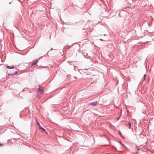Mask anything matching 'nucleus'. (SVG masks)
<instances>
[{"label": "nucleus", "mask_w": 154, "mask_h": 154, "mask_svg": "<svg viewBox=\"0 0 154 154\" xmlns=\"http://www.w3.org/2000/svg\"><path fill=\"white\" fill-rule=\"evenodd\" d=\"M128 125H129V129H131V122H128Z\"/></svg>", "instance_id": "7"}, {"label": "nucleus", "mask_w": 154, "mask_h": 154, "mask_svg": "<svg viewBox=\"0 0 154 154\" xmlns=\"http://www.w3.org/2000/svg\"><path fill=\"white\" fill-rule=\"evenodd\" d=\"M3 145L2 144H0V146H2Z\"/></svg>", "instance_id": "11"}, {"label": "nucleus", "mask_w": 154, "mask_h": 154, "mask_svg": "<svg viewBox=\"0 0 154 154\" xmlns=\"http://www.w3.org/2000/svg\"><path fill=\"white\" fill-rule=\"evenodd\" d=\"M119 119V118H118V120Z\"/></svg>", "instance_id": "13"}, {"label": "nucleus", "mask_w": 154, "mask_h": 154, "mask_svg": "<svg viewBox=\"0 0 154 154\" xmlns=\"http://www.w3.org/2000/svg\"><path fill=\"white\" fill-rule=\"evenodd\" d=\"M97 101H96L94 102L91 103L89 104L90 105H93V106H95L97 104Z\"/></svg>", "instance_id": "4"}, {"label": "nucleus", "mask_w": 154, "mask_h": 154, "mask_svg": "<svg viewBox=\"0 0 154 154\" xmlns=\"http://www.w3.org/2000/svg\"><path fill=\"white\" fill-rule=\"evenodd\" d=\"M53 49L52 48H51V50H52Z\"/></svg>", "instance_id": "12"}, {"label": "nucleus", "mask_w": 154, "mask_h": 154, "mask_svg": "<svg viewBox=\"0 0 154 154\" xmlns=\"http://www.w3.org/2000/svg\"><path fill=\"white\" fill-rule=\"evenodd\" d=\"M17 72H15V73H14V74H17Z\"/></svg>", "instance_id": "9"}, {"label": "nucleus", "mask_w": 154, "mask_h": 154, "mask_svg": "<svg viewBox=\"0 0 154 154\" xmlns=\"http://www.w3.org/2000/svg\"><path fill=\"white\" fill-rule=\"evenodd\" d=\"M37 124L38 125V127L39 128L42 130V132L45 131V129L41 126L40 125L39 123V122L38 121H37Z\"/></svg>", "instance_id": "1"}, {"label": "nucleus", "mask_w": 154, "mask_h": 154, "mask_svg": "<svg viewBox=\"0 0 154 154\" xmlns=\"http://www.w3.org/2000/svg\"><path fill=\"white\" fill-rule=\"evenodd\" d=\"M100 41H103V39H100Z\"/></svg>", "instance_id": "10"}, {"label": "nucleus", "mask_w": 154, "mask_h": 154, "mask_svg": "<svg viewBox=\"0 0 154 154\" xmlns=\"http://www.w3.org/2000/svg\"><path fill=\"white\" fill-rule=\"evenodd\" d=\"M42 95L43 94H41L40 92L39 91L38 92L36 95V96L38 98H41Z\"/></svg>", "instance_id": "3"}, {"label": "nucleus", "mask_w": 154, "mask_h": 154, "mask_svg": "<svg viewBox=\"0 0 154 154\" xmlns=\"http://www.w3.org/2000/svg\"><path fill=\"white\" fill-rule=\"evenodd\" d=\"M39 91V92H40V93L41 94H44L43 91V89L41 88L40 87L38 88V92Z\"/></svg>", "instance_id": "2"}, {"label": "nucleus", "mask_w": 154, "mask_h": 154, "mask_svg": "<svg viewBox=\"0 0 154 154\" xmlns=\"http://www.w3.org/2000/svg\"><path fill=\"white\" fill-rule=\"evenodd\" d=\"M146 76V74H144V75H143V77H144V78L143 79V80H145Z\"/></svg>", "instance_id": "8"}, {"label": "nucleus", "mask_w": 154, "mask_h": 154, "mask_svg": "<svg viewBox=\"0 0 154 154\" xmlns=\"http://www.w3.org/2000/svg\"><path fill=\"white\" fill-rule=\"evenodd\" d=\"M38 61V60H35L34 62L32 63V66H33L35 65V64Z\"/></svg>", "instance_id": "5"}, {"label": "nucleus", "mask_w": 154, "mask_h": 154, "mask_svg": "<svg viewBox=\"0 0 154 154\" xmlns=\"http://www.w3.org/2000/svg\"><path fill=\"white\" fill-rule=\"evenodd\" d=\"M7 68L8 69H13V68H14V66H7Z\"/></svg>", "instance_id": "6"}, {"label": "nucleus", "mask_w": 154, "mask_h": 154, "mask_svg": "<svg viewBox=\"0 0 154 154\" xmlns=\"http://www.w3.org/2000/svg\"><path fill=\"white\" fill-rule=\"evenodd\" d=\"M11 3V2H9V4H10Z\"/></svg>", "instance_id": "14"}]
</instances>
